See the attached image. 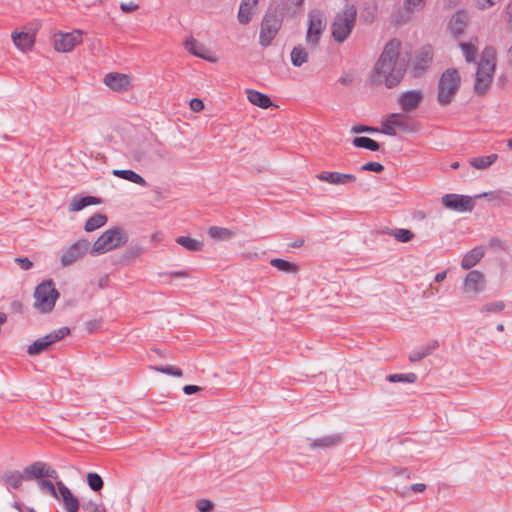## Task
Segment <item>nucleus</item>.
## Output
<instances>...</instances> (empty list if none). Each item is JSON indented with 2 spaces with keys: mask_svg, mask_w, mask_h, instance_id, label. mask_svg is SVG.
<instances>
[{
  "mask_svg": "<svg viewBox=\"0 0 512 512\" xmlns=\"http://www.w3.org/2000/svg\"><path fill=\"white\" fill-rule=\"evenodd\" d=\"M69 333L70 330L68 327H61L57 330H54L45 335L44 337L35 340L31 345H29L27 348V353L30 356L39 355L42 352L46 351L52 344L63 339Z\"/></svg>",
  "mask_w": 512,
  "mask_h": 512,
  "instance_id": "423d86ee",
  "label": "nucleus"
},
{
  "mask_svg": "<svg viewBox=\"0 0 512 512\" xmlns=\"http://www.w3.org/2000/svg\"><path fill=\"white\" fill-rule=\"evenodd\" d=\"M257 0H242L239 11H238V21L241 24H248L253 15V8L257 4Z\"/></svg>",
  "mask_w": 512,
  "mask_h": 512,
  "instance_id": "bb28decb",
  "label": "nucleus"
},
{
  "mask_svg": "<svg viewBox=\"0 0 512 512\" xmlns=\"http://www.w3.org/2000/svg\"><path fill=\"white\" fill-rule=\"evenodd\" d=\"M372 132L375 131L373 128L365 127V126H354V132L360 133V132Z\"/></svg>",
  "mask_w": 512,
  "mask_h": 512,
  "instance_id": "e2e57ef3",
  "label": "nucleus"
},
{
  "mask_svg": "<svg viewBox=\"0 0 512 512\" xmlns=\"http://www.w3.org/2000/svg\"><path fill=\"white\" fill-rule=\"evenodd\" d=\"M381 132L389 136H395L397 134L396 129L389 123L387 117L382 121Z\"/></svg>",
  "mask_w": 512,
  "mask_h": 512,
  "instance_id": "09e8293b",
  "label": "nucleus"
},
{
  "mask_svg": "<svg viewBox=\"0 0 512 512\" xmlns=\"http://www.w3.org/2000/svg\"><path fill=\"white\" fill-rule=\"evenodd\" d=\"M270 264L277 270L288 274H296L299 271V266L296 263L289 262L280 258L272 259Z\"/></svg>",
  "mask_w": 512,
  "mask_h": 512,
  "instance_id": "c756f323",
  "label": "nucleus"
},
{
  "mask_svg": "<svg viewBox=\"0 0 512 512\" xmlns=\"http://www.w3.org/2000/svg\"><path fill=\"white\" fill-rule=\"evenodd\" d=\"M445 8L451 9L459 5L463 0H442Z\"/></svg>",
  "mask_w": 512,
  "mask_h": 512,
  "instance_id": "052dcab7",
  "label": "nucleus"
},
{
  "mask_svg": "<svg viewBox=\"0 0 512 512\" xmlns=\"http://www.w3.org/2000/svg\"><path fill=\"white\" fill-rule=\"evenodd\" d=\"M280 21L275 15H266L261 24L259 42L267 47L277 35L280 29Z\"/></svg>",
  "mask_w": 512,
  "mask_h": 512,
  "instance_id": "9b49d317",
  "label": "nucleus"
},
{
  "mask_svg": "<svg viewBox=\"0 0 512 512\" xmlns=\"http://www.w3.org/2000/svg\"><path fill=\"white\" fill-rule=\"evenodd\" d=\"M501 0H475V6L479 10H488L499 3Z\"/></svg>",
  "mask_w": 512,
  "mask_h": 512,
  "instance_id": "de8ad7c7",
  "label": "nucleus"
},
{
  "mask_svg": "<svg viewBox=\"0 0 512 512\" xmlns=\"http://www.w3.org/2000/svg\"><path fill=\"white\" fill-rule=\"evenodd\" d=\"M446 275H447V274H446V272H445V271H444V272H439V273H437V274L435 275V278H434V279H435V281H436V282H442V281L446 278Z\"/></svg>",
  "mask_w": 512,
  "mask_h": 512,
  "instance_id": "69168bd1",
  "label": "nucleus"
},
{
  "mask_svg": "<svg viewBox=\"0 0 512 512\" xmlns=\"http://www.w3.org/2000/svg\"><path fill=\"white\" fill-rule=\"evenodd\" d=\"M104 83L113 91L125 92L132 88L131 77L121 73H109L104 78Z\"/></svg>",
  "mask_w": 512,
  "mask_h": 512,
  "instance_id": "dca6fc26",
  "label": "nucleus"
},
{
  "mask_svg": "<svg viewBox=\"0 0 512 512\" xmlns=\"http://www.w3.org/2000/svg\"><path fill=\"white\" fill-rule=\"evenodd\" d=\"M308 18L309 22L306 42L311 46H315L318 44L320 37L326 28V18L324 13L317 9L310 11Z\"/></svg>",
  "mask_w": 512,
  "mask_h": 512,
  "instance_id": "0eeeda50",
  "label": "nucleus"
},
{
  "mask_svg": "<svg viewBox=\"0 0 512 512\" xmlns=\"http://www.w3.org/2000/svg\"><path fill=\"white\" fill-rule=\"evenodd\" d=\"M387 380L392 383H396V382L414 383L417 380V376L414 373L390 374L387 377Z\"/></svg>",
  "mask_w": 512,
  "mask_h": 512,
  "instance_id": "79ce46f5",
  "label": "nucleus"
},
{
  "mask_svg": "<svg viewBox=\"0 0 512 512\" xmlns=\"http://www.w3.org/2000/svg\"><path fill=\"white\" fill-rule=\"evenodd\" d=\"M438 346H439L438 341L432 340V341L428 342L427 344H425L417 349H414L409 354V360L411 362H418V361L426 358L427 356L431 355L434 352V350H436L438 348Z\"/></svg>",
  "mask_w": 512,
  "mask_h": 512,
  "instance_id": "5701e85b",
  "label": "nucleus"
},
{
  "mask_svg": "<svg viewBox=\"0 0 512 512\" xmlns=\"http://www.w3.org/2000/svg\"><path fill=\"white\" fill-rule=\"evenodd\" d=\"M364 171L382 172L384 167L379 162H368L361 167Z\"/></svg>",
  "mask_w": 512,
  "mask_h": 512,
  "instance_id": "8fccbe9b",
  "label": "nucleus"
},
{
  "mask_svg": "<svg viewBox=\"0 0 512 512\" xmlns=\"http://www.w3.org/2000/svg\"><path fill=\"white\" fill-rule=\"evenodd\" d=\"M498 159V155L493 153L487 156H476L469 159L468 163L471 167L478 170L488 169Z\"/></svg>",
  "mask_w": 512,
  "mask_h": 512,
  "instance_id": "cd10ccee",
  "label": "nucleus"
},
{
  "mask_svg": "<svg viewBox=\"0 0 512 512\" xmlns=\"http://www.w3.org/2000/svg\"><path fill=\"white\" fill-rule=\"evenodd\" d=\"M112 174L116 177H119L121 179L127 180V181L135 183V184H138L143 187H145L147 185L146 180L141 175L134 172L133 170L114 169L112 171Z\"/></svg>",
  "mask_w": 512,
  "mask_h": 512,
  "instance_id": "c85d7f7f",
  "label": "nucleus"
},
{
  "mask_svg": "<svg viewBox=\"0 0 512 512\" xmlns=\"http://www.w3.org/2000/svg\"><path fill=\"white\" fill-rule=\"evenodd\" d=\"M445 208L457 212H469L474 208V198L459 194H446L442 197Z\"/></svg>",
  "mask_w": 512,
  "mask_h": 512,
  "instance_id": "9d476101",
  "label": "nucleus"
},
{
  "mask_svg": "<svg viewBox=\"0 0 512 512\" xmlns=\"http://www.w3.org/2000/svg\"><path fill=\"white\" fill-rule=\"evenodd\" d=\"M505 308V303L503 301H495L491 303H487L483 305L481 308L482 313H499L503 311Z\"/></svg>",
  "mask_w": 512,
  "mask_h": 512,
  "instance_id": "37998d69",
  "label": "nucleus"
},
{
  "mask_svg": "<svg viewBox=\"0 0 512 512\" xmlns=\"http://www.w3.org/2000/svg\"><path fill=\"white\" fill-rule=\"evenodd\" d=\"M99 201L93 196H85L79 198H73L69 205V210L73 212L80 211L87 206L97 204Z\"/></svg>",
  "mask_w": 512,
  "mask_h": 512,
  "instance_id": "7c9ffc66",
  "label": "nucleus"
},
{
  "mask_svg": "<svg viewBox=\"0 0 512 512\" xmlns=\"http://www.w3.org/2000/svg\"><path fill=\"white\" fill-rule=\"evenodd\" d=\"M424 99V93L420 89L407 90L398 97V104L405 113H411L418 109Z\"/></svg>",
  "mask_w": 512,
  "mask_h": 512,
  "instance_id": "f8f14e48",
  "label": "nucleus"
},
{
  "mask_svg": "<svg viewBox=\"0 0 512 512\" xmlns=\"http://www.w3.org/2000/svg\"><path fill=\"white\" fill-rule=\"evenodd\" d=\"M341 434H331L327 436H323L321 438L315 439L310 443V447L312 449L321 448V449H329L338 446L342 443Z\"/></svg>",
  "mask_w": 512,
  "mask_h": 512,
  "instance_id": "412c9836",
  "label": "nucleus"
},
{
  "mask_svg": "<svg viewBox=\"0 0 512 512\" xmlns=\"http://www.w3.org/2000/svg\"><path fill=\"white\" fill-rule=\"evenodd\" d=\"M120 8L123 12L129 13V12L137 10L138 5L135 4L134 2H123V3H121Z\"/></svg>",
  "mask_w": 512,
  "mask_h": 512,
  "instance_id": "6e6d98bb",
  "label": "nucleus"
},
{
  "mask_svg": "<svg viewBox=\"0 0 512 512\" xmlns=\"http://www.w3.org/2000/svg\"><path fill=\"white\" fill-rule=\"evenodd\" d=\"M25 479H43L44 477L58 479V473L45 462L37 461L24 468Z\"/></svg>",
  "mask_w": 512,
  "mask_h": 512,
  "instance_id": "ddd939ff",
  "label": "nucleus"
},
{
  "mask_svg": "<svg viewBox=\"0 0 512 512\" xmlns=\"http://www.w3.org/2000/svg\"><path fill=\"white\" fill-rule=\"evenodd\" d=\"M485 283L484 274L478 270H472L464 279L463 290L467 294L477 295L485 289Z\"/></svg>",
  "mask_w": 512,
  "mask_h": 512,
  "instance_id": "2eb2a0df",
  "label": "nucleus"
},
{
  "mask_svg": "<svg viewBox=\"0 0 512 512\" xmlns=\"http://www.w3.org/2000/svg\"><path fill=\"white\" fill-rule=\"evenodd\" d=\"M249 102L262 109H267L273 105L271 99L259 91L248 89L246 91Z\"/></svg>",
  "mask_w": 512,
  "mask_h": 512,
  "instance_id": "a878e982",
  "label": "nucleus"
},
{
  "mask_svg": "<svg viewBox=\"0 0 512 512\" xmlns=\"http://www.w3.org/2000/svg\"><path fill=\"white\" fill-rule=\"evenodd\" d=\"M7 320V316L5 313L0 312V326L3 325Z\"/></svg>",
  "mask_w": 512,
  "mask_h": 512,
  "instance_id": "338daca9",
  "label": "nucleus"
},
{
  "mask_svg": "<svg viewBox=\"0 0 512 512\" xmlns=\"http://www.w3.org/2000/svg\"><path fill=\"white\" fill-rule=\"evenodd\" d=\"M197 508L200 512H210L213 508V504L209 500L201 499L197 502Z\"/></svg>",
  "mask_w": 512,
  "mask_h": 512,
  "instance_id": "3c124183",
  "label": "nucleus"
},
{
  "mask_svg": "<svg viewBox=\"0 0 512 512\" xmlns=\"http://www.w3.org/2000/svg\"><path fill=\"white\" fill-rule=\"evenodd\" d=\"M339 82L344 85H349L352 82V78L350 75L346 74L339 79Z\"/></svg>",
  "mask_w": 512,
  "mask_h": 512,
  "instance_id": "0e129e2a",
  "label": "nucleus"
},
{
  "mask_svg": "<svg viewBox=\"0 0 512 512\" xmlns=\"http://www.w3.org/2000/svg\"><path fill=\"white\" fill-rule=\"evenodd\" d=\"M89 248L87 240H79L70 247L62 250L61 263L63 266H69L79 258L83 257Z\"/></svg>",
  "mask_w": 512,
  "mask_h": 512,
  "instance_id": "4468645a",
  "label": "nucleus"
},
{
  "mask_svg": "<svg viewBox=\"0 0 512 512\" xmlns=\"http://www.w3.org/2000/svg\"><path fill=\"white\" fill-rule=\"evenodd\" d=\"M468 22V15L463 10H458L451 18L449 28L455 35H460L464 32Z\"/></svg>",
  "mask_w": 512,
  "mask_h": 512,
  "instance_id": "b1692460",
  "label": "nucleus"
},
{
  "mask_svg": "<svg viewBox=\"0 0 512 512\" xmlns=\"http://www.w3.org/2000/svg\"><path fill=\"white\" fill-rule=\"evenodd\" d=\"M387 118L389 119V123L394 126L397 132H410L414 130L410 117L405 112L392 113L388 115Z\"/></svg>",
  "mask_w": 512,
  "mask_h": 512,
  "instance_id": "aec40b11",
  "label": "nucleus"
},
{
  "mask_svg": "<svg viewBox=\"0 0 512 512\" xmlns=\"http://www.w3.org/2000/svg\"><path fill=\"white\" fill-rule=\"evenodd\" d=\"M165 275H169V276L175 277V278H187L189 276V274L186 270L172 271V272L165 273Z\"/></svg>",
  "mask_w": 512,
  "mask_h": 512,
  "instance_id": "bf43d9fd",
  "label": "nucleus"
},
{
  "mask_svg": "<svg viewBox=\"0 0 512 512\" xmlns=\"http://www.w3.org/2000/svg\"><path fill=\"white\" fill-rule=\"evenodd\" d=\"M496 69V51L493 47H485L481 53L474 84L475 93L484 95L493 81Z\"/></svg>",
  "mask_w": 512,
  "mask_h": 512,
  "instance_id": "f03ea898",
  "label": "nucleus"
},
{
  "mask_svg": "<svg viewBox=\"0 0 512 512\" xmlns=\"http://www.w3.org/2000/svg\"><path fill=\"white\" fill-rule=\"evenodd\" d=\"M200 390L201 388L196 385H186L183 387V392L187 395H192Z\"/></svg>",
  "mask_w": 512,
  "mask_h": 512,
  "instance_id": "13d9d810",
  "label": "nucleus"
},
{
  "mask_svg": "<svg viewBox=\"0 0 512 512\" xmlns=\"http://www.w3.org/2000/svg\"><path fill=\"white\" fill-rule=\"evenodd\" d=\"M24 478V472L20 473L18 471L7 472L4 476L6 484L13 489L19 488Z\"/></svg>",
  "mask_w": 512,
  "mask_h": 512,
  "instance_id": "e433bc0d",
  "label": "nucleus"
},
{
  "mask_svg": "<svg viewBox=\"0 0 512 512\" xmlns=\"http://www.w3.org/2000/svg\"><path fill=\"white\" fill-rule=\"evenodd\" d=\"M377 14V5L372 2L368 4L364 11L362 12V17L364 18L365 22H373L376 18Z\"/></svg>",
  "mask_w": 512,
  "mask_h": 512,
  "instance_id": "a18cd8bd",
  "label": "nucleus"
},
{
  "mask_svg": "<svg viewBox=\"0 0 512 512\" xmlns=\"http://www.w3.org/2000/svg\"><path fill=\"white\" fill-rule=\"evenodd\" d=\"M420 55L422 56V60L425 62V65L432 60V52L429 47L422 48Z\"/></svg>",
  "mask_w": 512,
  "mask_h": 512,
  "instance_id": "4d7b16f0",
  "label": "nucleus"
},
{
  "mask_svg": "<svg viewBox=\"0 0 512 512\" xmlns=\"http://www.w3.org/2000/svg\"><path fill=\"white\" fill-rule=\"evenodd\" d=\"M352 30V8L346 6L342 13L336 15L332 24V35L338 42L344 41Z\"/></svg>",
  "mask_w": 512,
  "mask_h": 512,
  "instance_id": "6e6552de",
  "label": "nucleus"
},
{
  "mask_svg": "<svg viewBox=\"0 0 512 512\" xmlns=\"http://www.w3.org/2000/svg\"><path fill=\"white\" fill-rule=\"evenodd\" d=\"M128 236L121 228L105 231L93 244L90 253L100 255L124 245Z\"/></svg>",
  "mask_w": 512,
  "mask_h": 512,
  "instance_id": "20e7f679",
  "label": "nucleus"
},
{
  "mask_svg": "<svg viewBox=\"0 0 512 512\" xmlns=\"http://www.w3.org/2000/svg\"><path fill=\"white\" fill-rule=\"evenodd\" d=\"M390 235L401 243L410 242L414 238V233L411 230L404 228L394 229L390 232Z\"/></svg>",
  "mask_w": 512,
  "mask_h": 512,
  "instance_id": "58836bf2",
  "label": "nucleus"
},
{
  "mask_svg": "<svg viewBox=\"0 0 512 512\" xmlns=\"http://www.w3.org/2000/svg\"><path fill=\"white\" fill-rule=\"evenodd\" d=\"M425 4L426 0H404L403 7L408 14L412 15L423 10Z\"/></svg>",
  "mask_w": 512,
  "mask_h": 512,
  "instance_id": "ea45409f",
  "label": "nucleus"
},
{
  "mask_svg": "<svg viewBox=\"0 0 512 512\" xmlns=\"http://www.w3.org/2000/svg\"><path fill=\"white\" fill-rule=\"evenodd\" d=\"M107 222V217L104 214H95L90 217L84 226L86 232H92L104 226Z\"/></svg>",
  "mask_w": 512,
  "mask_h": 512,
  "instance_id": "72a5a7b5",
  "label": "nucleus"
},
{
  "mask_svg": "<svg viewBox=\"0 0 512 512\" xmlns=\"http://www.w3.org/2000/svg\"><path fill=\"white\" fill-rule=\"evenodd\" d=\"M176 242L183 248L191 252L200 251L203 246L201 241L193 239L189 236H179L178 238H176Z\"/></svg>",
  "mask_w": 512,
  "mask_h": 512,
  "instance_id": "473e14b6",
  "label": "nucleus"
},
{
  "mask_svg": "<svg viewBox=\"0 0 512 512\" xmlns=\"http://www.w3.org/2000/svg\"><path fill=\"white\" fill-rule=\"evenodd\" d=\"M461 86V76L455 68H448L439 78L437 101L441 106L449 105L455 98Z\"/></svg>",
  "mask_w": 512,
  "mask_h": 512,
  "instance_id": "7ed1b4c3",
  "label": "nucleus"
},
{
  "mask_svg": "<svg viewBox=\"0 0 512 512\" xmlns=\"http://www.w3.org/2000/svg\"><path fill=\"white\" fill-rule=\"evenodd\" d=\"M290 56L291 62L295 67H300L308 61V52L302 45L295 46Z\"/></svg>",
  "mask_w": 512,
  "mask_h": 512,
  "instance_id": "2f4dec72",
  "label": "nucleus"
},
{
  "mask_svg": "<svg viewBox=\"0 0 512 512\" xmlns=\"http://www.w3.org/2000/svg\"><path fill=\"white\" fill-rule=\"evenodd\" d=\"M38 486L44 494H48L52 497H55L58 492L57 483L53 484L50 480L40 479L38 481Z\"/></svg>",
  "mask_w": 512,
  "mask_h": 512,
  "instance_id": "a19ab883",
  "label": "nucleus"
},
{
  "mask_svg": "<svg viewBox=\"0 0 512 512\" xmlns=\"http://www.w3.org/2000/svg\"><path fill=\"white\" fill-rule=\"evenodd\" d=\"M87 481L93 491H99L103 487V480L97 473H89Z\"/></svg>",
  "mask_w": 512,
  "mask_h": 512,
  "instance_id": "c03bdc74",
  "label": "nucleus"
},
{
  "mask_svg": "<svg viewBox=\"0 0 512 512\" xmlns=\"http://www.w3.org/2000/svg\"><path fill=\"white\" fill-rule=\"evenodd\" d=\"M84 509L87 512H106L105 508H104V506L102 504H97V503H94V502H89L88 504H86L84 506Z\"/></svg>",
  "mask_w": 512,
  "mask_h": 512,
  "instance_id": "603ef678",
  "label": "nucleus"
},
{
  "mask_svg": "<svg viewBox=\"0 0 512 512\" xmlns=\"http://www.w3.org/2000/svg\"><path fill=\"white\" fill-rule=\"evenodd\" d=\"M190 108L194 112H200L204 109V103L201 99L194 98L190 101Z\"/></svg>",
  "mask_w": 512,
  "mask_h": 512,
  "instance_id": "864d4df0",
  "label": "nucleus"
},
{
  "mask_svg": "<svg viewBox=\"0 0 512 512\" xmlns=\"http://www.w3.org/2000/svg\"><path fill=\"white\" fill-rule=\"evenodd\" d=\"M321 181H326L330 184H346L352 181L351 174H344L339 172H322L316 176Z\"/></svg>",
  "mask_w": 512,
  "mask_h": 512,
  "instance_id": "393cba45",
  "label": "nucleus"
},
{
  "mask_svg": "<svg viewBox=\"0 0 512 512\" xmlns=\"http://www.w3.org/2000/svg\"><path fill=\"white\" fill-rule=\"evenodd\" d=\"M57 487L58 492L54 498L63 502L67 512H77L79 510V502L70 489L62 481H57Z\"/></svg>",
  "mask_w": 512,
  "mask_h": 512,
  "instance_id": "f3484780",
  "label": "nucleus"
},
{
  "mask_svg": "<svg viewBox=\"0 0 512 512\" xmlns=\"http://www.w3.org/2000/svg\"><path fill=\"white\" fill-rule=\"evenodd\" d=\"M82 41V32L75 30L70 33L59 32L54 35V48L58 52L67 53Z\"/></svg>",
  "mask_w": 512,
  "mask_h": 512,
  "instance_id": "1a4fd4ad",
  "label": "nucleus"
},
{
  "mask_svg": "<svg viewBox=\"0 0 512 512\" xmlns=\"http://www.w3.org/2000/svg\"><path fill=\"white\" fill-rule=\"evenodd\" d=\"M208 235L217 240H228L234 236V233L228 228L211 226L208 230Z\"/></svg>",
  "mask_w": 512,
  "mask_h": 512,
  "instance_id": "f704fd0d",
  "label": "nucleus"
},
{
  "mask_svg": "<svg viewBox=\"0 0 512 512\" xmlns=\"http://www.w3.org/2000/svg\"><path fill=\"white\" fill-rule=\"evenodd\" d=\"M12 306H13V309H14V310H17V311H20V310H21V307H22V305H21V303H20V302H14V303L12 304Z\"/></svg>",
  "mask_w": 512,
  "mask_h": 512,
  "instance_id": "774afa93",
  "label": "nucleus"
},
{
  "mask_svg": "<svg viewBox=\"0 0 512 512\" xmlns=\"http://www.w3.org/2000/svg\"><path fill=\"white\" fill-rule=\"evenodd\" d=\"M59 292L52 280L43 281L34 291V308L41 313H49L53 310Z\"/></svg>",
  "mask_w": 512,
  "mask_h": 512,
  "instance_id": "39448f33",
  "label": "nucleus"
},
{
  "mask_svg": "<svg viewBox=\"0 0 512 512\" xmlns=\"http://www.w3.org/2000/svg\"><path fill=\"white\" fill-rule=\"evenodd\" d=\"M459 46L465 57V60L469 63L474 62L478 52L477 46L472 42H461Z\"/></svg>",
  "mask_w": 512,
  "mask_h": 512,
  "instance_id": "c9c22d12",
  "label": "nucleus"
},
{
  "mask_svg": "<svg viewBox=\"0 0 512 512\" xmlns=\"http://www.w3.org/2000/svg\"><path fill=\"white\" fill-rule=\"evenodd\" d=\"M485 250L483 246H477L467 252L461 261V267L468 270L474 267L484 256Z\"/></svg>",
  "mask_w": 512,
  "mask_h": 512,
  "instance_id": "4be33fe9",
  "label": "nucleus"
},
{
  "mask_svg": "<svg viewBox=\"0 0 512 512\" xmlns=\"http://www.w3.org/2000/svg\"><path fill=\"white\" fill-rule=\"evenodd\" d=\"M410 489L414 492L421 493L424 492L426 489V485L424 483H416L413 484Z\"/></svg>",
  "mask_w": 512,
  "mask_h": 512,
  "instance_id": "680f3d73",
  "label": "nucleus"
},
{
  "mask_svg": "<svg viewBox=\"0 0 512 512\" xmlns=\"http://www.w3.org/2000/svg\"><path fill=\"white\" fill-rule=\"evenodd\" d=\"M152 369H154L158 372H161V373H164L167 375H171V376H176V377H181L183 374L181 369H179L178 367H175V366H171V365L161 366V367L154 366V367H152Z\"/></svg>",
  "mask_w": 512,
  "mask_h": 512,
  "instance_id": "49530a36",
  "label": "nucleus"
},
{
  "mask_svg": "<svg viewBox=\"0 0 512 512\" xmlns=\"http://www.w3.org/2000/svg\"><path fill=\"white\" fill-rule=\"evenodd\" d=\"M354 146L364 148L370 151H377L379 149L378 142L368 137H354Z\"/></svg>",
  "mask_w": 512,
  "mask_h": 512,
  "instance_id": "4c0bfd02",
  "label": "nucleus"
},
{
  "mask_svg": "<svg viewBox=\"0 0 512 512\" xmlns=\"http://www.w3.org/2000/svg\"><path fill=\"white\" fill-rule=\"evenodd\" d=\"M185 48L194 56L204 59L208 62L214 63L217 61V58L211 54L210 50L194 38H190L185 41Z\"/></svg>",
  "mask_w": 512,
  "mask_h": 512,
  "instance_id": "6ab92c4d",
  "label": "nucleus"
},
{
  "mask_svg": "<svg viewBox=\"0 0 512 512\" xmlns=\"http://www.w3.org/2000/svg\"><path fill=\"white\" fill-rule=\"evenodd\" d=\"M11 38L16 48L22 52L30 51L35 44V33L32 32L13 31Z\"/></svg>",
  "mask_w": 512,
  "mask_h": 512,
  "instance_id": "a211bd4d",
  "label": "nucleus"
},
{
  "mask_svg": "<svg viewBox=\"0 0 512 512\" xmlns=\"http://www.w3.org/2000/svg\"><path fill=\"white\" fill-rule=\"evenodd\" d=\"M15 262L23 270H29L33 265V263L28 258H16Z\"/></svg>",
  "mask_w": 512,
  "mask_h": 512,
  "instance_id": "5fc2aeb1",
  "label": "nucleus"
},
{
  "mask_svg": "<svg viewBox=\"0 0 512 512\" xmlns=\"http://www.w3.org/2000/svg\"><path fill=\"white\" fill-rule=\"evenodd\" d=\"M401 42L392 39L383 48L375 63L371 82L374 85H384L388 89L398 86L404 78L408 61L400 55Z\"/></svg>",
  "mask_w": 512,
  "mask_h": 512,
  "instance_id": "f257e3e1",
  "label": "nucleus"
}]
</instances>
